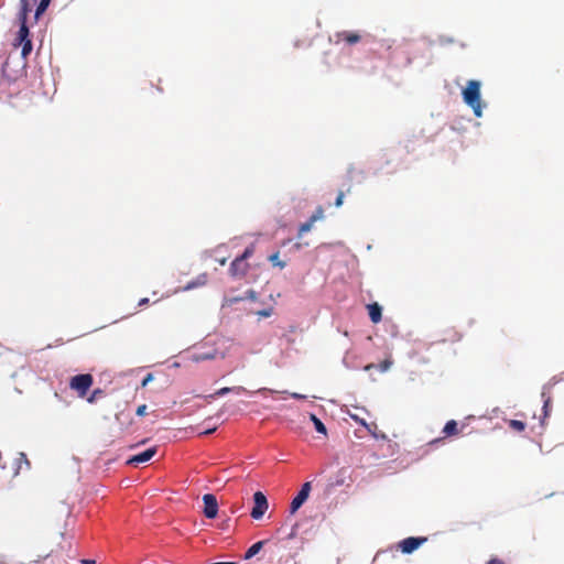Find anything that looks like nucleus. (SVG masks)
Listing matches in <instances>:
<instances>
[{
    "label": "nucleus",
    "instance_id": "obj_35",
    "mask_svg": "<svg viewBox=\"0 0 564 564\" xmlns=\"http://www.w3.org/2000/svg\"><path fill=\"white\" fill-rule=\"evenodd\" d=\"M441 46L449 45L455 42L454 37L447 35H438L436 41Z\"/></svg>",
    "mask_w": 564,
    "mask_h": 564
},
{
    "label": "nucleus",
    "instance_id": "obj_22",
    "mask_svg": "<svg viewBox=\"0 0 564 564\" xmlns=\"http://www.w3.org/2000/svg\"><path fill=\"white\" fill-rule=\"evenodd\" d=\"M206 282H207V274L202 273V274L197 275L195 279L188 281L185 284V286L183 288V291H191L196 288L203 286L206 284Z\"/></svg>",
    "mask_w": 564,
    "mask_h": 564
},
{
    "label": "nucleus",
    "instance_id": "obj_31",
    "mask_svg": "<svg viewBox=\"0 0 564 564\" xmlns=\"http://www.w3.org/2000/svg\"><path fill=\"white\" fill-rule=\"evenodd\" d=\"M351 420H354L357 424L365 427L368 432H371V424H369L365 419L358 416L357 414L349 413Z\"/></svg>",
    "mask_w": 564,
    "mask_h": 564
},
{
    "label": "nucleus",
    "instance_id": "obj_36",
    "mask_svg": "<svg viewBox=\"0 0 564 564\" xmlns=\"http://www.w3.org/2000/svg\"><path fill=\"white\" fill-rule=\"evenodd\" d=\"M241 297H245V300H249V301H257L258 300V293L252 290V289H249L245 292L243 295H240Z\"/></svg>",
    "mask_w": 564,
    "mask_h": 564
},
{
    "label": "nucleus",
    "instance_id": "obj_39",
    "mask_svg": "<svg viewBox=\"0 0 564 564\" xmlns=\"http://www.w3.org/2000/svg\"><path fill=\"white\" fill-rule=\"evenodd\" d=\"M154 380V375L152 372H148L142 379H141V388H145L149 383H151Z\"/></svg>",
    "mask_w": 564,
    "mask_h": 564
},
{
    "label": "nucleus",
    "instance_id": "obj_53",
    "mask_svg": "<svg viewBox=\"0 0 564 564\" xmlns=\"http://www.w3.org/2000/svg\"><path fill=\"white\" fill-rule=\"evenodd\" d=\"M301 248H302V243H300V242H295L292 245L293 250H300Z\"/></svg>",
    "mask_w": 564,
    "mask_h": 564
},
{
    "label": "nucleus",
    "instance_id": "obj_33",
    "mask_svg": "<svg viewBox=\"0 0 564 564\" xmlns=\"http://www.w3.org/2000/svg\"><path fill=\"white\" fill-rule=\"evenodd\" d=\"M369 433L371 434V436L375 440H378V441H387L388 440L387 435L383 432L377 431V425H375V424H371V432H369Z\"/></svg>",
    "mask_w": 564,
    "mask_h": 564
},
{
    "label": "nucleus",
    "instance_id": "obj_34",
    "mask_svg": "<svg viewBox=\"0 0 564 564\" xmlns=\"http://www.w3.org/2000/svg\"><path fill=\"white\" fill-rule=\"evenodd\" d=\"M323 218H324V209L322 206H317L315 212L310 216L311 221H313L314 224L317 220H322Z\"/></svg>",
    "mask_w": 564,
    "mask_h": 564
},
{
    "label": "nucleus",
    "instance_id": "obj_37",
    "mask_svg": "<svg viewBox=\"0 0 564 564\" xmlns=\"http://www.w3.org/2000/svg\"><path fill=\"white\" fill-rule=\"evenodd\" d=\"M392 364V360L387 358L378 365V368L381 372H387L391 368Z\"/></svg>",
    "mask_w": 564,
    "mask_h": 564
},
{
    "label": "nucleus",
    "instance_id": "obj_15",
    "mask_svg": "<svg viewBox=\"0 0 564 564\" xmlns=\"http://www.w3.org/2000/svg\"><path fill=\"white\" fill-rule=\"evenodd\" d=\"M248 269H249V263H247L246 261L243 262L238 257H236L230 262L229 274L232 278L245 276L247 274Z\"/></svg>",
    "mask_w": 564,
    "mask_h": 564
},
{
    "label": "nucleus",
    "instance_id": "obj_8",
    "mask_svg": "<svg viewBox=\"0 0 564 564\" xmlns=\"http://www.w3.org/2000/svg\"><path fill=\"white\" fill-rule=\"evenodd\" d=\"M382 163L378 167H373L372 175L378 176L381 173H393L397 170L394 149H387L381 154Z\"/></svg>",
    "mask_w": 564,
    "mask_h": 564
},
{
    "label": "nucleus",
    "instance_id": "obj_32",
    "mask_svg": "<svg viewBox=\"0 0 564 564\" xmlns=\"http://www.w3.org/2000/svg\"><path fill=\"white\" fill-rule=\"evenodd\" d=\"M104 390L100 389V388H96L94 389L90 394L87 397V402L88 403H95L98 398H100L101 395H104Z\"/></svg>",
    "mask_w": 564,
    "mask_h": 564
},
{
    "label": "nucleus",
    "instance_id": "obj_30",
    "mask_svg": "<svg viewBox=\"0 0 564 564\" xmlns=\"http://www.w3.org/2000/svg\"><path fill=\"white\" fill-rule=\"evenodd\" d=\"M245 301V297H241L240 295L227 297L225 296L221 303V308H225L226 306H231L234 304H237L239 302Z\"/></svg>",
    "mask_w": 564,
    "mask_h": 564
},
{
    "label": "nucleus",
    "instance_id": "obj_2",
    "mask_svg": "<svg viewBox=\"0 0 564 564\" xmlns=\"http://www.w3.org/2000/svg\"><path fill=\"white\" fill-rule=\"evenodd\" d=\"M26 65L28 63L18 54V51L12 50L1 64L2 78L9 84L15 83L23 75H26Z\"/></svg>",
    "mask_w": 564,
    "mask_h": 564
},
{
    "label": "nucleus",
    "instance_id": "obj_4",
    "mask_svg": "<svg viewBox=\"0 0 564 564\" xmlns=\"http://www.w3.org/2000/svg\"><path fill=\"white\" fill-rule=\"evenodd\" d=\"M329 41L335 44L344 43L345 45L352 46L359 42L370 44L372 36L367 32L344 30L336 32L329 37Z\"/></svg>",
    "mask_w": 564,
    "mask_h": 564
},
{
    "label": "nucleus",
    "instance_id": "obj_11",
    "mask_svg": "<svg viewBox=\"0 0 564 564\" xmlns=\"http://www.w3.org/2000/svg\"><path fill=\"white\" fill-rule=\"evenodd\" d=\"M202 499L204 505L203 514L207 519H215L218 516L219 511V506L216 496L214 494L208 492L203 495Z\"/></svg>",
    "mask_w": 564,
    "mask_h": 564
},
{
    "label": "nucleus",
    "instance_id": "obj_47",
    "mask_svg": "<svg viewBox=\"0 0 564 564\" xmlns=\"http://www.w3.org/2000/svg\"><path fill=\"white\" fill-rule=\"evenodd\" d=\"M149 302H150V300L148 297H142V299L139 300L138 306L139 307H143V306L148 305Z\"/></svg>",
    "mask_w": 564,
    "mask_h": 564
},
{
    "label": "nucleus",
    "instance_id": "obj_13",
    "mask_svg": "<svg viewBox=\"0 0 564 564\" xmlns=\"http://www.w3.org/2000/svg\"><path fill=\"white\" fill-rule=\"evenodd\" d=\"M19 29L13 39L12 45L13 50H19L20 46L26 44V42H32V34L30 31V25L18 24Z\"/></svg>",
    "mask_w": 564,
    "mask_h": 564
},
{
    "label": "nucleus",
    "instance_id": "obj_9",
    "mask_svg": "<svg viewBox=\"0 0 564 564\" xmlns=\"http://www.w3.org/2000/svg\"><path fill=\"white\" fill-rule=\"evenodd\" d=\"M253 507L250 511V516L253 520H260L265 514L268 508H269V501L264 492L261 490H257L253 496Z\"/></svg>",
    "mask_w": 564,
    "mask_h": 564
},
{
    "label": "nucleus",
    "instance_id": "obj_44",
    "mask_svg": "<svg viewBox=\"0 0 564 564\" xmlns=\"http://www.w3.org/2000/svg\"><path fill=\"white\" fill-rule=\"evenodd\" d=\"M216 430H217V425L208 426L204 431H202L199 434L204 435V436L212 435L216 432Z\"/></svg>",
    "mask_w": 564,
    "mask_h": 564
},
{
    "label": "nucleus",
    "instance_id": "obj_51",
    "mask_svg": "<svg viewBox=\"0 0 564 564\" xmlns=\"http://www.w3.org/2000/svg\"><path fill=\"white\" fill-rule=\"evenodd\" d=\"M80 562L82 564H96V561L93 558H84Z\"/></svg>",
    "mask_w": 564,
    "mask_h": 564
},
{
    "label": "nucleus",
    "instance_id": "obj_16",
    "mask_svg": "<svg viewBox=\"0 0 564 564\" xmlns=\"http://www.w3.org/2000/svg\"><path fill=\"white\" fill-rule=\"evenodd\" d=\"M373 167L369 166L368 171L366 170H357L354 164H349L347 167V177L350 181H357L358 183L364 182L369 174L372 175Z\"/></svg>",
    "mask_w": 564,
    "mask_h": 564
},
{
    "label": "nucleus",
    "instance_id": "obj_43",
    "mask_svg": "<svg viewBox=\"0 0 564 564\" xmlns=\"http://www.w3.org/2000/svg\"><path fill=\"white\" fill-rule=\"evenodd\" d=\"M147 410H148L147 404H140V405L137 408V410H135V414H137L138 416H141V417H142V416L147 415Z\"/></svg>",
    "mask_w": 564,
    "mask_h": 564
},
{
    "label": "nucleus",
    "instance_id": "obj_25",
    "mask_svg": "<svg viewBox=\"0 0 564 564\" xmlns=\"http://www.w3.org/2000/svg\"><path fill=\"white\" fill-rule=\"evenodd\" d=\"M268 260L269 262L273 265V267H278L280 269H284L286 267V262L285 261H282L280 260V252L279 251H275L273 253H271L269 257H268Z\"/></svg>",
    "mask_w": 564,
    "mask_h": 564
},
{
    "label": "nucleus",
    "instance_id": "obj_6",
    "mask_svg": "<svg viewBox=\"0 0 564 564\" xmlns=\"http://www.w3.org/2000/svg\"><path fill=\"white\" fill-rule=\"evenodd\" d=\"M427 542V536L411 535L400 540L397 549L404 555H411Z\"/></svg>",
    "mask_w": 564,
    "mask_h": 564
},
{
    "label": "nucleus",
    "instance_id": "obj_54",
    "mask_svg": "<svg viewBox=\"0 0 564 564\" xmlns=\"http://www.w3.org/2000/svg\"><path fill=\"white\" fill-rule=\"evenodd\" d=\"M208 564H238L237 562H210Z\"/></svg>",
    "mask_w": 564,
    "mask_h": 564
},
{
    "label": "nucleus",
    "instance_id": "obj_45",
    "mask_svg": "<svg viewBox=\"0 0 564 564\" xmlns=\"http://www.w3.org/2000/svg\"><path fill=\"white\" fill-rule=\"evenodd\" d=\"M289 395L294 399V400H299V401H303V400H306V395L305 394H302V393H299V392H292V393H289Z\"/></svg>",
    "mask_w": 564,
    "mask_h": 564
},
{
    "label": "nucleus",
    "instance_id": "obj_57",
    "mask_svg": "<svg viewBox=\"0 0 564 564\" xmlns=\"http://www.w3.org/2000/svg\"><path fill=\"white\" fill-rule=\"evenodd\" d=\"M492 412H494V414H495V415H498V413L500 412V409H499V408H495V409L492 410Z\"/></svg>",
    "mask_w": 564,
    "mask_h": 564
},
{
    "label": "nucleus",
    "instance_id": "obj_55",
    "mask_svg": "<svg viewBox=\"0 0 564 564\" xmlns=\"http://www.w3.org/2000/svg\"><path fill=\"white\" fill-rule=\"evenodd\" d=\"M291 242H292V239H290V238H289V239H284V240L282 241L281 246H282V247H285V246L290 245Z\"/></svg>",
    "mask_w": 564,
    "mask_h": 564
},
{
    "label": "nucleus",
    "instance_id": "obj_58",
    "mask_svg": "<svg viewBox=\"0 0 564 564\" xmlns=\"http://www.w3.org/2000/svg\"><path fill=\"white\" fill-rule=\"evenodd\" d=\"M172 366H173V367H175V368H177V367H180L181 365H180V362L175 361Z\"/></svg>",
    "mask_w": 564,
    "mask_h": 564
},
{
    "label": "nucleus",
    "instance_id": "obj_48",
    "mask_svg": "<svg viewBox=\"0 0 564 564\" xmlns=\"http://www.w3.org/2000/svg\"><path fill=\"white\" fill-rule=\"evenodd\" d=\"M240 509H242V505L241 503H236L231 507V512L232 513H236L238 512Z\"/></svg>",
    "mask_w": 564,
    "mask_h": 564
},
{
    "label": "nucleus",
    "instance_id": "obj_60",
    "mask_svg": "<svg viewBox=\"0 0 564 564\" xmlns=\"http://www.w3.org/2000/svg\"><path fill=\"white\" fill-rule=\"evenodd\" d=\"M380 553H381L380 551L378 553H376L373 561L377 558V556H379Z\"/></svg>",
    "mask_w": 564,
    "mask_h": 564
},
{
    "label": "nucleus",
    "instance_id": "obj_20",
    "mask_svg": "<svg viewBox=\"0 0 564 564\" xmlns=\"http://www.w3.org/2000/svg\"><path fill=\"white\" fill-rule=\"evenodd\" d=\"M268 543V540H261L252 543L247 551L243 554V560H251L257 554L260 553V551L264 547V545Z\"/></svg>",
    "mask_w": 564,
    "mask_h": 564
},
{
    "label": "nucleus",
    "instance_id": "obj_56",
    "mask_svg": "<svg viewBox=\"0 0 564 564\" xmlns=\"http://www.w3.org/2000/svg\"><path fill=\"white\" fill-rule=\"evenodd\" d=\"M441 442H442V438H435L430 442V445H436V444H440Z\"/></svg>",
    "mask_w": 564,
    "mask_h": 564
},
{
    "label": "nucleus",
    "instance_id": "obj_26",
    "mask_svg": "<svg viewBox=\"0 0 564 564\" xmlns=\"http://www.w3.org/2000/svg\"><path fill=\"white\" fill-rule=\"evenodd\" d=\"M314 226V223L311 221V219L308 218L307 220H305L304 223H301L299 225V229H297V238H302L303 235L307 234L308 231L312 230Z\"/></svg>",
    "mask_w": 564,
    "mask_h": 564
},
{
    "label": "nucleus",
    "instance_id": "obj_3",
    "mask_svg": "<svg viewBox=\"0 0 564 564\" xmlns=\"http://www.w3.org/2000/svg\"><path fill=\"white\" fill-rule=\"evenodd\" d=\"M193 348L197 350L188 357V359H191L193 362L213 360L216 359L218 356L221 359L226 358V352H219L218 349L215 347L214 340L206 339L199 344H195Z\"/></svg>",
    "mask_w": 564,
    "mask_h": 564
},
{
    "label": "nucleus",
    "instance_id": "obj_24",
    "mask_svg": "<svg viewBox=\"0 0 564 564\" xmlns=\"http://www.w3.org/2000/svg\"><path fill=\"white\" fill-rule=\"evenodd\" d=\"M310 421L312 422L313 426H314V430L319 433V434H323V435H327V427L326 425L324 424V422L315 414V413H311L310 414Z\"/></svg>",
    "mask_w": 564,
    "mask_h": 564
},
{
    "label": "nucleus",
    "instance_id": "obj_18",
    "mask_svg": "<svg viewBox=\"0 0 564 564\" xmlns=\"http://www.w3.org/2000/svg\"><path fill=\"white\" fill-rule=\"evenodd\" d=\"M367 312L371 323L378 324L381 322L383 307L378 302L367 304Z\"/></svg>",
    "mask_w": 564,
    "mask_h": 564
},
{
    "label": "nucleus",
    "instance_id": "obj_10",
    "mask_svg": "<svg viewBox=\"0 0 564 564\" xmlns=\"http://www.w3.org/2000/svg\"><path fill=\"white\" fill-rule=\"evenodd\" d=\"M158 453V446H150L145 448L144 451H141L137 454H133L128 457L127 464L131 466H138L140 464L148 463Z\"/></svg>",
    "mask_w": 564,
    "mask_h": 564
},
{
    "label": "nucleus",
    "instance_id": "obj_27",
    "mask_svg": "<svg viewBox=\"0 0 564 564\" xmlns=\"http://www.w3.org/2000/svg\"><path fill=\"white\" fill-rule=\"evenodd\" d=\"M508 425L511 430L519 432V433L523 432L527 427V423L524 421L514 420V419L509 420Z\"/></svg>",
    "mask_w": 564,
    "mask_h": 564
},
{
    "label": "nucleus",
    "instance_id": "obj_5",
    "mask_svg": "<svg viewBox=\"0 0 564 564\" xmlns=\"http://www.w3.org/2000/svg\"><path fill=\"white\" fill-rule=\"evenodd\" d=\"M94 383V378L90 373H78L70 378L69 388L77 392L79 398L87 395Z\"/></svg>",
    "mask_w": 564,
    "mask_h": 564
},
{
    "label": "nucleus",
    "instance_id": "obj_38",
    "mask_svg": "<svg viewBox=\"0 0 564 564\" xmlns=\"http://www.w3.org/2000/svg\"><path fill=\"white\" fill-rule=\"evenodd\" d=\"M256 314L261 318H268L273 314V308L265 307V308L259 310Z\"/></svg>",
    "mask_w": 564,
    "mask_h": 564
},
{
    "label": "nucleus",
    "instance_id": "obj_42",
    "mask_svg": "<svg viewBox=\"0 0 564 564\" xmlns=\"http://www.w3.org/2000/svg\"><path fill=\"white\" fill-rule=\"evenodd\" d=\"M297 530H299V523H294L291 528V531L289 532V534L285 536L286 540H293L296 535H297Z\"/></svg>",
    "mask_w": 564,
    "mask_h": 564
},
{
    "label": "nucleus",
    "instance_id": "obj_21",
    "mask_svg": "<svg viewBox=\"0 0 564 564\" xmlns=\"http://www.w3.org/2000/svg\"><path fill=\"white\" fill-rule=\"evenodd\" d=\"M52 0H39V2L35 3V10H34V22H39L40 19L44 15L46 10L48 9Z\"/></svg>",
    "mask_w": 564,
    "mask_h": 564
},
{
    "label": "nucleus",
    "instance_id": "obj_49",
    "mask_svg": "<svg viewBox=\"0 0 564 564\" xmlns=\"http://www.w3.org/2000/svg\"><path fill=\"white\" fill-rule=\"evenodd\" d=\"M451 127L453 130L459 131L460 130V121H454Z\"/></svg>",
    "mask_w": 564,
    "mask_h": 564
},
{
    "label": "nucleus",
    "instance_id": "obj_12",
    "mask_svg": "<svg viewBox=\"0 0 564 564\" xmlns=\"http://www.w3.org/2000/svg\"><path fill=\"white\" fill-rule=\"evenodd\" d=\"M247 392H248L247 389L241 386L223 387V388L217 389L213 393L203 394V395H198V397L207 402H210L212 400L217 399V398H223V397L227 395L228 393H235V394L239 395V394L247 393Z\"/></svg>",
    "mask_w": 564,
    "mask_h": 564
},
{
    "label": "nucleus",
    "instance_id": "obj_46",
    "mask_svg": "<svg viewBox=\"0 0 564 564\" xmlns=\"http://www.w3.org/2000/svg\"><path fill=\"white\" fill-rule=\"evenodd\" d=\"M486 564H505V562L498 557H491Z\"/></svg>",
    "mask_w": 564,
    "mask_h": 564
},
{
    "label": "nucleus",
    "instance_id": "obj_52",
    "mask_svg": "<svg viewBox=\"0 0 564 564\" xmlns=\"http://www.w3.org/2000/svg\"><path fill=\"white\" fill-rule=\"evenodd\" d=\"M224 414V410H219L214 416H210L208 420H212L214 417L220 419Z\"/></svg>",
    "mask_w": 564,
    "mask_h": 564
},
{
    "label": "nucleus",
    "instance_id": "obj_19",
    "mask_svg": "<svg viewBox=\"0 0 564 564\" xmlns=\"http://www.w3.org/2000/svg\"><path fill=\"white\" fill-rule=\"evenodd\" d=\"M546 386L543 387L541 397L543 399V405H542V415L540 419L541 426H544L545 420L551 415L552 411V399L551 397H546Z\"/></svg>",
    "mask_w": 564,
    "mask_h": 564
},
{
    "label": "nucleus",
    "instance_id": "obj_50",
    "mask_svg": "<svg viewBox=\"0 0 564 564\" xmlns=\"http://www.w3.org/2000/svg\"><path fill=\"white\" fill-rule=\"evenodd\" d=\"M261 393H263V394H264V393H278V391L272 390V389H270V388H262V389H261Z\"/></svg>",
    "mask_w": 564,
    "mask_h": 564
},
{
    "label": "nucleus",
    "instance_id": "obj_1",
    "mask_svg": "<svg viewBox=\"0 0 564 564\" xmlns=\"http://www.w3.org/2000/svg\"><path fill=\"white\" fill-rule=\"evenodd\" d=\"M481 86L482 84L479 79H469L460 90L463 102L471 109L476 118H481L484 116V109L488 106L482 99Z\"/></svg>",
    "mask_w": 564,
    "mask_h": 564
},
{
    "label": "nucleus",
    "instance_id": "obj_59",
    "mask_svg": "<svg viewBox=\"0 0 564 564\" xmlns=\"http://www.w3.org/2000/svg\"><path fill=\"white\" fill-rule=\"evenodd\" d=\"M226 259L220 260V264H225Z\"/></svg>",
    "mask_w": 564,
    "mask_h": 564
},
{
    "label": "nucleus",
    "instance_id": "obj_40",
    "mask_svg": "<svg viewBox=\"0 0 564 564\" xmlns=\"http://www.w3.org/2000/svg\"><path fill=\"white\" fill-rule=\"evenodd\" d=\"M344 199H345V193L343 191H339L336 198H335V202H334V206L336 208H339L343 206L344 204Z\"/></svg>",
    "mask_w": 564,
    "mask_h": 564
},
{
    "label": "nucleus",
    "instance_id": "obj_28",
    "mask_svg": "<svg viewBox=\"0 0 564 564\" xmlns=\"http://www.w3.org/2000/svg\"><path fill=\"white\" fill-rule=\"evenodd\" d=\"M21 51H18V54L23 57V61L28 63V57L31 55L33 51V42H26V44H23L20 46Z\"/></svg>",
    "mask_w": 564,
    "mask_h": 564
},
{
    "label": "nucleus",
    "instance_id": "obj_14",
    "mask_svg": "<svg viewBox=\"0 0 564 564\" xmlns=\"http://www.w3.org/2000/svg\"><path fill=\"white\" fill-rule=\"evenodd\" d=\"M32 12V4L30 0H20L19 11L17 14V23L29 25V15Z\"/></svg>",
    "mask_w": 564,
    "mask_h": 564
},
{
    "label": "nucleus",
    "instance_id": "obj_17",
    "mask_svg": "<svg viewBox=\"0 0 564 564\" xmlns=\"http://www.w3.org/2000/svg\"><path fill=\"white\" fill-rule=\"evenodd\" d=\"M23 467L30 470L31 462L24 452H19L18 457L13 462V477L19 476Z\"/></svg>",
    "mask_w": 564,
    "mask_h": 564
},
{
    "label": "nucleus",
    "instance_id": "obj_7",
    "mask_svg": "<svg viewBox=\"0 0 564 564\" xmlns=\"http://www.w3.org/2000/svg\"><path fill=\"white\" fill-rule=\"evenodd\" d=\"M312 491V482L305 481L300 490L296 492V495L293 497L290 508H289V514L294 516L302 506L307 501L310 494Z\"/></svg>",
    "mask_w": 564,
    "mask_h": 564
},
{
    "label": "nucleus",
    "instance_id": "obj_29",
    "mask_svg": "<svg viewBox=\"0 0 564 564\" xmlns=\"http://www.w3.org/2000/svg\"><path fill=\"white\" fill-rule=\"evenodd\" d=\"M253 253H254V243H250V245H248V246L243 249V251H242L239 256H237V257H238L240 260H242L243 262H245V261L247 262V260H248V259H250V258L253 256Z\"/></svg>",
    "mask_w": 564,
    "mask_h": 564
},
{
    "label": "nucleus",
    "instance_id": "obj_41",
    "mask_svg": "<svg viewBox=\"0 0 564 564\" xmlns=\"http://www.w3.org/2000/svg\"><path fill=\"white\" fill-rule=\"evenodd\" d=\"M344 482H345V470H344V469H341V470L339 471V474L337 475V477H336V479H335V481H334V485H335V486H337V487H339V486H343V485H344Z\"/></svg>",
    "mask_w": 564,
    "mask_h": 564
},
{
    "label": "nucleus",
    "instance_id": "obj_23",
    "mask_svg": "<svg viewBox=\"0 0 564 564\" xmlns=\"http://www.w3.org/2000/svg\"><path fill=\"white\" fill-rule=\"evenodd\" d=\"M459 432L458 423L456 420H448L443 426L442 433L445 437H452L457 435Z\"/></svg>",
    "mask_w": 564,
    "mask_h": 564
}]
</instances>
